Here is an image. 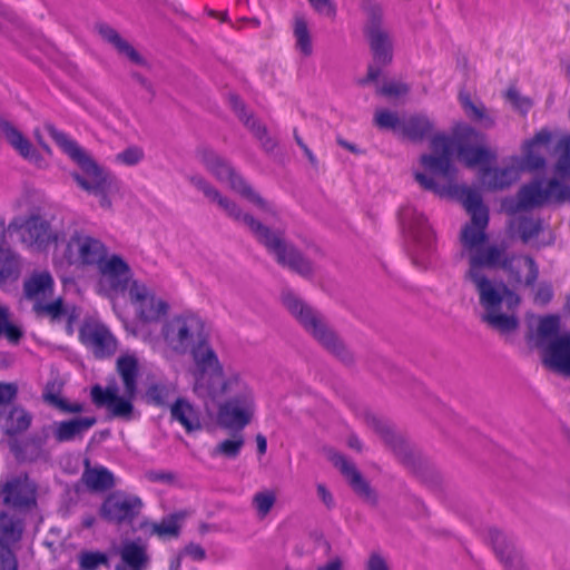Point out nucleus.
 <instances>
[{"label": "nucleus", "instance_id": "16", "mask_svg": "<svg viewBox=\"0 0 570 570\" xmlns=\"http://www.w3.org/2000/svg\"><path fill=\"white\" fill-rule=\"evenodd\" d=\"M141 507L142 502L137 495L116 491L102 502L100 515L117 524L129 523L139 514Z\"/></svg>", "mask_w": 570, "mask_h": 570}, {"label": "nucleus", "instance_id": "12", "mask_svg": "<svg viewBox=\"0 0 570 570\" xmlns=\"http://www.w3.org/2000/svg\"><path fill=\"white\" fill-rule=\"evenodd\" d=\"M567 199H570V187L557 179H550L523 186L519 190L517 199H505L502 207L505 212L515 214L546 203Z\"/></svg>", "mask_w": 570, "mask_h": 570}, {"label": "nucleus", "instance_id": "57", "mask_svg": "<svg viewBox=\"0 0 570 570\" xmlns=\"http://www.w3.org/2000/svg\"><path fill=\"white\" fill-rule=\"evenodd\" d=\"M552 296V291L549 285H541L534 296V301L540 304H546L550 301Z\"/></svg>", "mask_w": 570, "mask_h": 570}, {"label": "nucleus", "instance_id": "28", "mask_svg": "<svg viewBox=\"0 0 570 570\" xmlns=\"http://www.w3.org/2000/svg\"><path fill=\"white\" fill-rule=\"evenodd\" d=\"M295 49L304 57L313 53L312 26L303 16H296L293 21Z\"/></svg>", "mask_w": 570, "mask_h": 570}, {"label": "nucleus", "instance_id": "25", "mask_svg": "<svg viewBox=\"0 0 570 570\" xmlns=\"http://www.w3.org/2000/svg\"><path fill=\"white\" fill-rule=\"evenodd\" d=\"M490 539L498 558L504 563L507 570L521 569V556L517 551L514 543L504 533L499 530H491Z\"/></svg>", "mask_w": 570, "mask_h": 570}, {"label": "nucleus", "instance_id": "54", "mask_svg": "<svg viewBox=\"0 0 570 570\" xmlns=\"http://www.w3.org/2000/svg\"><path fill=\"white\" fill-rule=\"evenodd\" d=\"M17 386L12 383H0V405L10 403L17 395Z\"/></svg>", "mask_w": 570, "mask_h": 570}, {"label": "nucleus", "instance_id": "31", "mask_svg": "<svg viewBox=\"0 0 570 570\" xmlns=\"http://www.w3.org/2000/svg\"><path fill=\"white\" fill-rule=\"evenodd\" d=\"M81 479L86 487L94 491H105L114 485V475L104 466L87 465Z\"/></svg>", "mask_w": 570, "mask_h": 570}, {"label": "nucleus", "instance_id": "58", "mask_svg": "<svg viewBox=\"0 0 570 570\" xmlns=\"http://www.w3.org/2000/svg\"><path fill=\"white\" fill-rule=\"evenodd\" d=\"M185 553L194 560H203L205 558L204 549L198 544H189L185 548Z\"/></svg>", "mask_w": 570, "mask_h": 570}, {"label": "nucleus", "instance_id": "55", "mask_svg": "<svg viewBox=\"0 0 570 570\" xmlns=\"http://www.w3.org/2000/svg\"><path fill=\"white\" fill-rule=\"evenodd\" d=\"M368 424L375 430L377 431L380 434H382V436L386 440V441H390L389 440V436H390V428L389 425L381 421L380 419L377 417H371L370 421H368Z\"/></svg>", "mask_w": 570, "mask_h": 570}, {"label": "nucleus", "instance_id": "62", "mask_svg": "<svg viewBox=\"0 0 570 570\" xmlns=\"http://www.w3.org/2000/svg\"><path fill=\"white\" fill-rule=\"evenodd\" d=\"M348 445L350 448L355 449L357 451L362 449L360 440L354 435H351L348 438Z\"/></svg>", "mask_w": 570, "mask_h": 570}, {"label": "nucleus", "instance_id": "24", "mask_svg": "<svg viewBox=\"0 0 570 570\" xmlns=\"http://www.w3.org/2000/svg\"><path fill=\"white\" fill-rule=\"evenodd\" d=\"M120 562L116 566V570H146L149 564V557L145 546L126 541L118 549Z\"/></svg>", "mask_w": 570, "mask_h": 570}, {"label": "nucleus", "instance_id": "59", "mask_svg": "<svg viewBox=\"0 0 570 570\" xmlns=\"http://www.w3.org/2000/svg\"><path fill=\"white\" fill-rule=\"evenodd\" d=\"M317 495L326 507L333 505V497L324 484H317Z\"/></svg>", "mask_w": 570, "mask_h": 570}, {"label": "nucleus", "instance_id": "44", "mask_svg": "<svg viewBox=\"0 0 570 570\" xmlns=\"http://www.w3.org/2000/svg\"><path fill=\"white\" fill-rule=\"evenodd\" d=\"M145 153L141 147L129 146L116 154L115 161L119 165L132 167L142 161Z\"/></svg>", "mask_w": 570, "mask_h": 570}, {"label": "nucleus", "instance_id": "26", "mask_svg": "<svg viewBox=\"0 0 570 570\" xmlns=\"http://www.w3.org/2000/svg\"><path fill=\"white\" fill-rule=\"evenodd\" d=\"M95 423L96 419L92 416L76 417L68 421L55 422L51 425V430L56 441L68 442L77 436H81Z\"/></svg>", "mask_w": 570, "mask_h": 570}, {"label": "nucleus", "instance_id": "46", "mask_svg": "<svg viewBox=\"0 0 570 570\" xmlns=\"http://www.w3.org/2000/svg\"><path fill=\"white\" fill-rule=\"evenodd\" d=\"M244 122L261 141L264 149L272 150L275 147L276 142L267 135L266 128L258 120L247 117Z\"/></svg>", "mask_w": 570, "mask_h": 570}, {"label": "nucleus", "instance_id": "1", "mask_svg": "<svg viewBox=\"0 0 570 570\" xmlns=\"http://www.w3.org/2000/svg\"><path fill=\"white\" fill-rule=\"evenodd\" d=\"M414 174L415 181L421 188L440 197L462 202L471 216V222L460 234L461 256L469 263L464 277L473 285L479 296L481 320L502 336L513 334L519 328L517 308L521 299L503 282L488 275V269L497 268L503 258L500 247L487 245L488 208L481 204L478 194L454 185L453 168L446 154L441 157H422Z\"/></svg>", "mask_w": 570, "mask_h": 570}, {"label": "nucleus", "instance_id": "13", "mask_svg": "<svg viewBox=\"0 0 570 570\" xmlns=\"http://www.w3.org/2000/svg\"><path fill=\"white\" fill-rule=\"evenodd\" d=\"M106 256L105 245L83 232H76L65 245H57L53 262L57 266L98 265Z\"/></svg>", "mask_w": 570, "mask_h": 570}, {"label": "nucleus", "instance_id": "5", "mask_svg": "<svg viewBox=\"0 0 570 570\" xmlns=\"http://www.w3.org/2000/svg\"><path fill=\"white\" fill-rule=\"evenodd\" d=\"M46 129L63 153L79 166L81 173L72 174V178L78 186L97 197L100 207L110 209L112 197L120 189L118 179L111 173L100 167L83 148L65 132L58 130L52 125H47Z\"/></svg>", "mask_w": 570, "mask_h": 570}, {"label": "nucleus", "instance_id": "45", "mask_svg": "<svg viewBox=\"0 0 570 570\" xmlns=\"http://www.w3.org/2000/svg\"><path fill=\"white\" fill-rule=\"evenodd\" d=\"M41 196L37 190L27 189L16 199L14 206L21 212L33 213L39 208Z\"/></svg>", "mask_w": 570, "mask_h": 570}, {"label": "nucleus", "instance_id": "34", "mask_svg": "<svg viewBox=\"0 0 570 570\" xmlns=\"http://www.w3.org/2000/svg\"><path fill=\"white\" fill-rule=\"evenodd\" d=\"M32 415L20 406L11 409L3 424L4 432L9 435L22 433L29 429Z\"/></svg>", "mask_w": 570, "mask_h": 570}, {"label": "nucleus", "instance_id": "52", "mask_svg": "<svg viewBox=\"0 0 570 570\" xmlns=\"http://www.w3.org/2000/svg\"><path fill=\"white\" fill-rule=\"evenodd\" d=\"M0 570H18V561L10 548L0 547Z\"/></svg>", "mask_w": 570, "mask_h": 570}, {"label": "nucleus", "instance_id": "38", "mask_svg": "<svg viewBox=\"0 0 570 570\" xmlns=\"http://www.w3.org/2000/svg\"><path fill=\"white\" fill-rule=\"evenodd\" d=\"M277 494L275 490L263 489L257 491L252 499V507L259 519H264L276 503Z\"/></svg>", "mask_w": 570, "mask_h": 570}, {"label": "nucleus", "instance_id": "41", "mask_svg": "<svg viewBox=\"0 0 570 570\" xmlns=\"http://www.w3.org/2000/svg\"><path fill=\"white\" fill-rule=\"evenodd\" d=\"M374 121L377 127L382 129H391L399 135L403 125V118H399L395 112L385 109L377 110L375 112Z\"/></svg>", "mask_w": 570, "mask_h": 570}, {"label": "nucleus", "instance_id": "8", "mask_svg": "<svg viewBox=\"0 0 570 570\" xmlns=\"http://www.w3.org/2000/svg\"><path fill=\"white\" fill-rule=\"evenodd\" d=\"M128 295L136 315L134 335L148 345L158 346L156 333L158 324L169 312L168 302L137 281L130 283Z\"/></svg>", "mask_w": 570, "mask_h": 570}, {"label": "nucleus", "instance_id": "49", "mask_svg": "<svg viewBox=\"0 0 570 570\" xmlns=\"http://www.w3.org/2000/svg\"><path fill=\"white\" fill-rule=\"evenodd\" d=\"M541 229H542L541 222L530 219V218L521 219L518 225V232L520 233V235L524 242H528L531 238H533L535 235L539 234V232Z\"/></svg>", "mask_w": 570, "mask_h": 570}, {"label": "nucleus", "instance_id": "15", "mask_svg": "<svg viewBox=\"0 0 570 570\" xmlns=\"http://www.w3.org/2000/svg\"><path fill=\"white\" fill-rule=\"evenodd\" d=\"M399 217L406 237L412 240L417 252L432 248L434 234L423 213L412 205H406L401 208Z\"/></svg>", "mask_w": 570, "mask_h": 570}, {"label": "nucleus", "instance_id": "33", "mask_svg": "<svg viewBox=\"0 0 570 570\" xmlns=\"http://www.w3.org/2000/svg\"><path fill=\"white\" fill-rule=\"evenodd\" d=\"M460 102L465 115L481 126L489 128L494 125V117L481 102L473 101L468 95H460Z\"/></svg>", "mask_w": 570, "mask_h": 570}, {"label": "nucleus", "instance_id": "32", "mask_svg": "<svg viewBox=\"0 0 570 570\" xmlns=\"http://www.w3.org/2000/svg\"><path fill=\"white\" fill-rule=\"evenodd\" d=\"M118 372L124 381L127 393L135 394L138 360L134 354H122L117 362Z\"/></svg>", "mask_w": 570, "mask_h": 570}, {"label": "nucleus", "instance_id": "63", "mask_svg": "<svg viewBox=\"0 0 570 570\" xmlns=\"http://www.w3.org/2000/svg\"><path fill=\"white\" fill-rule=\"evenodd\" d=\"M337 142H338L342 147H344V148H346V149L351 150L352 153H355V151H356V148H355V146H354V145H352V144H350V142H347V141H345V140L341 139V138H340V139H337Z\"/></svg>", "mask_w": 570, "mask_h": 570}, {"label": "nucleus", "instance_id": "14", "mask_svg": "<svg viewBox=\"0 0 570 570\" xmlns=\"http://www.w3.org/2000/svg\"><path fill=\"white\" fill-rule=\"evenodd\" d=\"M99 266V281L97 292L109 298H114L130 286L131 272L128 264L118 255L104 257Z\"/></svg>", "mask_w": 570, "mask_h": 570}, {"label": "nucleus", "instance_id": "18", "mask_svg": "<svg viewBox=\"0 0 570 570\" xmlns=\"http://www.w3.org/2000/svg\"><path fill=\"white\" fill-rule=\"evenodd\" d=\"M81 342L87 345L97 357L111 355L116 351V340L109 330L95 321L86 322L79 333Z\"/></svg>", "mask_w": 570, "mask_h": 570}, {"label": "nucleus", "instance_id": "35", "mask_svg": "<svg viewBox=\"0 0 570 570\" xmlns=\"http://www.w3.org/2000/svg\"><path fill=\"white\" fill-rule=\"evenodd\" d=\"M185 518V512H177L165 517L160 522H154L151 524V532L163 539L177 538Z\"/></svg>", "mask_w": 570, "mask_h": 570}, {"label": "nucleus", "instance_id": "37", "mask_svg": "<svg viewBox=\"0 0 570 570\" xmlns=\"http://www.w3.org/2000/svg\"><path fill=\"white\" fill-rule=\"evenodd\" d=\"M244 443V436L242 434H236L232 439H226L213 448L209 452L210 456L235 459L239 455Z\"/></svg>", "mask_w": 570, "mask_h": 570}, {"label": "nucleus", "instance_id": "53", "mask_svg": "<svg viewBox=\"0 0 570 570\" xmlns=\"http://www.w3.org/2000/svg\"><path fill=\"white\" fill-rule=\"evenodd\" d=\"M381 92L389 97H403L409 92V87L402 82H389L384 85L381 89Z\"/></svg>", "mask_w": 570, "mask_h": 570}, {"label": "nucleus", "instance_id": "48", "mask_svg": "<svg viewBox=\"0 0 570 570\" xmlns=\"http://www.w3.org/2000/svg\"><path fill=\"white\" fill-rule=\"evenodd\" d=\"M505 99L511 104V106L522 112L525 114L532 107V101L530 98L522 96L515 88H509L505 92Z\"/></svg>", "mask_w": 570, "mask_h": 570}, {"label": "nucleus", "instance_id": "56", "mask_svg": "<svg viewBox=\"0 0 570 570\" xmlns=\"http://www.w3.org/2000/svg\"><path fill=\"white\" fill-rule=\"evenodd\" d=\"M46 399L50 401L51 403L56 404L60 409L70 412V413H78L82 411V405L80 404H73V405H66L62 401H60L57 396L53 395H46Z\"/></svg>", "mask_w": 570, "mask_h": 570}, {"label": "nucleus", "instance_id": "11", "mask_svg": "<svg viewBox=\"0 0 570 570\" xmlns=\"http://www.w3.org/2000/svg\"><path fill=\"white\" fill-rule=\"evenodd\" d=\"M53 286L55 282L49 272H35L24 282L23 292L26 297L35 303L33 309L38 315L49 317L51 321L68 317L69 324H71L79 316V312L75 306L66 305L60 297L48 302Z\"/></svg>", "mask_w": 570, "mask_h": 570}, {"label": "nucleus", "instance_id": "17", "mask_svg": "<svg viewBox=\"0 0 570 570\" xmlns=\"http://www.w3.org/2000/svg\"><path fill=\"white\" fill-rule=\"evenodd\" d=\"M20 239L32 250H45L52 242L59 245L58 235L51 230L49 223L35 214L20 226Z\"/></svg>", "mask_w": 570, "mask_h": 570}, {"label": "nucleus", "instance_id": "43", "mask_svg": "<svg viewBox=\"0 0 570 570\" xmlns=\"http://www.w3.org/2000/svg\"><path fill=\"white\" fill-rule=\"evenodd\" d=\"M0 336H6L10 342L17 343L22 336L21 331L10 323L8 307L0 304Z\"/></svg>", "mask_w": 570, "mask_h": 570}, {"label": "nucleus", "instance_id": "6", "mask_svg": "<svg viewBox=\"0 0 570 570\" xmlns=\"http://www.w3.org/2000/svg\"><path fill=\"white\" fill-rule=\"evenodd\" d=\"M195 158L215 179L227 184L232 190L252 203L263 224L271 229L279 228L276 226L279 213L275 205L256 193L225 157L212 147L202 145L196 148Z\"/></svg>", "mask_w": 570, "mask_h": 570}, {"label": "nucleus", "instance_id": "47", "mask_svg": "<svg viewBox=\"0 0 570 570\" xmlns=\"http://www.w3.org/2000/svg\"><path fill=\"white\" fill-rule=\"evenodd\" d=\"M560 153L556 170L561 175H570V136L564 137L558 144Z\"/></svg>", "mask_w": 570, "mask_h": 570}, {"label": "nucleus", "instance_id": "36", "mask_svg": "<svg viewBox=\"0 0 570 570\" xmlns=\"http://www.w3.org/2000/svg\"><path fill=\"white\" fill-rule=\"evenodd\" d=\"M22 525L19 520L8 513H0V547L10 546L20 539Z\"/></svg>", "mask_w": 570, "mask_h": 570}, {"label": "nucleus", "instance_id": "23", "mask_svg": "<svg viewBox=\"0 0 570 570\" xmlns=\"http://www.w3.org/2000/svg\"><path fill=\"white\" fill-rule=\"evenodd\" d=\"M332 461L336 468L341 470L353 491L361 497L364 501L374 504L376 502V494L357 469L348 462L343 455L334 454Z\"/></svg>", "mask_w": 570, "mask_h": 570}, {"label": "nucleus", "instance_id": "61", "mask_svg": "<svg viewBox=\"0 0 570 570\" xmlns=\"http://www.w3.org/2000/svg\"><path fill=\"white\" fill-rule=\"evenodd\" d=\"M256 443H257V450L261 454H264L267 450V441L265 439V436H263L262 434H258L256 436Z\"/></svg>", "mask_w": 570, "mask_h": 570}, {"label": "nucleus", "instance_id": "4", "mask_svg": "<svg viewBox=\"0 0 570 570\" xmlns=\"http://www.w3.org/2000/svg\"><path fill=\"white\" fill-rule=\"evenodd\" d=\"M187 179L191 186L204 194L208 202L216 204L226 216L246 227L281 265L303 276L313 272L312 264L285 240L282 229H271L252 214L244 213L235 202L222 195L204 176L190 175Z\"/></svg>", "mask_w": 570, "mask_h": 570}, {"label": "nucleus", "instance_id": "51", "mask_svg": "<svg viewBox=\"0 0 570 570\" xmlns=\"http://www.w3.org/2000/svg\"><path fill=\"white\" fill-rule=\"evenodd\" d=\"M308 2L323 17L333 19L336 14V6L332 0H308Z\"/></svg>", "mask_w": 570, "mask_h": 570}, {"label": "nucleus", "instance_id": "19", "mask_svg": "<svg viewBox=\"0 0 570 570\" xmlns=\"http://www.w3.org/2000/svg\"><path fill=\"white\" fill-rule=\"evenodd\" d=\"M0 494L6 504L14 508H30L36 504V484L27 475L7 481L1 487Z\"/></svg>", "mask_w": 570, "mask_h": 570}, {"label": "nucleus", "instance_id": "30", "mask_svg": "<svg viewBox=\"0 0 570 570\" xmlns=\"http://www.w3.org/2000/svg\"><path fill=\"white\" fill-rule=\"evenodd\" d=\"M433 128L431 120L424 115H414L403 118L400 135L412 140L423 139Z\"/></svg>", "mask_w": 570, "mask_h": 570}, {"label": "nucleus", "instance_id": "3", "mask_svg": "<svg viewBox=\"0 0 570 570\" xmlns=\"http://www.w3.org/2000/svg\"><path fill=\"white\" fill-rule=\"evenodd\" d=\"M483 140V136L466 124H458L453 129V139L445 135H435L430 142V151L424 153L420 156L417 161L412 167V174L415 178V169L420 166L422 157L431 155L434 157H441L446 154L449 163L453 168V183L455 186L469 191H473L480 195L478 191L456 184V169L452 164V151L454 146L458 150V157L468 167H479L478 179L480 185L489 190H498L509 187L511 184L517 181L521 174V160L518 158H511L503 167H492L491 164L494 160V154L485 147L479 146ZM481 204L482 199L481 196Z\"/></svg>", "mask_w": 570, "mask_h": 570}, {"label": "nucleus", "instance_id": "60", "mask_svg": "<svg viewBox=\"0 0 570 570\" xmlns=\"http://www.w3.org/2000/svg\"><path fill=\"white\" fill-rule=\"evenodd\" d=\"M316 570H343V561L340 558H334L320 566Z\"/></svg>", "mask_w": 570, "mask_h": 570}, {"label": "nucleus", "instance_id": "64", "mask_svg": "<svg viewBox=\"0 0 570 570\" xmlns=\"http://www.w3.org/2000/svg\"><path fill=\"white\" fill-rule=\"evenodd\" d=\"M95 518L92 515L86 517L82 520V525L85 528H91L95 524Z\"/></svg>", "mask_w": 570, "mask_h": 570}, {"label": "nucleus", "instance_id": "20", "mask_svg": "<svg viewBox=\"0 0 570 570\" xmlns=\"http://www.w3.org/2000/svg\"><path fill=\"white\" fill-rule=\"evenodd\" d=\"M502 249L503 258L497 268H502L510 281L515 284L532 285L538 277V267L529 256L509 257L504 246L495 245Z\"/></svg>", "mask_w": 570, "mask_h": 570}, {"label": "nucleus", "instance_id": "42", "mask_svg": "<svg viewBox=\"0 0 570 570\" xmlns=\"http://www.w3.org/2000/svg\"><path fill=\"white\" fill-rule=\"evenodd\" d=\"M78 559L80 570H97L100 566H108V557L99 551H83Z\"/></svg>", "mask_w": 570, "mask_h": 570}, {"label": "nucleus", "instance_id": "7", "mask_svg": "<svg viewBox=\"0 0 570 570\" xmlns=\"http://www.w3.org/2000/svg\"><path fill=\"white\" fill-rule=\"evenodd\" d=\"M528 341L542 351V361L549 368L570 374V336L559 335L557 316L531 320Z\"/></svg>", "mask_w": 570, "mask_h": 570}, {"label": "nucleus", "instance_id": "10", "mask_svg": "<svg viewBox=\"0 0 570 570\" xmlns=\"http://www.w3.org/2000/svg\"><path fill=\"white\" fill-rule=\"evenodd\" d=\"M366 17L364 33L373 53L374 63L368 67L363 83L376 80L381 73V66H385L393 58V39L390 30L383 23V8L374 1H366L363 6Z\"/></svg>", "mask_w": 570, "mask_h": 570}, {"label": "nucleus", "instance_id": "22", "mask_svg": "<svg viewBox=\"0 0 570 570\" xmlns=\"http://www.w3.org/2000/svg\"><path fill=\"white\" fill-rule=\"evenodd\" d=\"M551 141V132L548 129H541L535 136L527 140L522 146V157H517L521 160V170L539 169L546 164L544 155L549 150Z\"/></svg>", "mask_w": 570, "mask_h": 570}, {"label": "nucleus", "instance_id": "50", "mask_svg": "<svg viewBox=\"0 0 570 570\" xmlns=\"http://www.w3.org/2000/svg\"><path fill=\"white\" fill-rule=\"evenodd\" d=\"M364 570H392L389 559L381 552H372L364 566Z\"/></svg>", "mask_w": 570, "mask_h": 570}, {"label": "nucleus", "instance_id": "40", "mask_svg": "<svg viewBox=\"0 0 570 570\" xmlns=\"http://www.w3.org/2000/svg\"><path fill=\"white\" fill-rule=\"evenodd\" d=\"M18 259L9 248L0 247V282L17 276Z\"/></svg>", "mask_w": 570, "mask_h": 570}, {"label": "nucleus", "instance_id": "2", "mask_svg": "<svg viewBox=\"0 0 570 570\" xmlns=\"http://www.w3.org/2000/svg\"><path fill=\"white\" fill-rule=\"evenodd\" d=\"M159 345H149L165 357L190 353L195 370L193 392L207 412L216 409L217 423L243 430L256 413V395L245 373L223 367L209 343L205 321L195 313H183L166 321L156 333Z\"/></svg>", "mask_w": 570, "mask_h": 570}, {"label": "nucleus", "instance_id": "27", "mask_svg": "<svg viewBox=\"0 0 570 570\" xmlns=\"http://www.w3.org/2000/svg\"><path fill=\"white\" fill-rule=\"evenodd\" d=\"M171 417L179 422L186 432L200 430V411L189 400L179 397L170 407Z\"/></svg>", "mask_w": 570, "mask_h": 570}, {"label": "nucleus", "instance_id": "9", "mask_svg": "<svg viewBox=\"0 0 570 570\" xmlns=\"http://www.w3.org/2000/svg\"><path fill=\"white\" fill-rule=\"evenodd\" d=\"M283 303L301 325L327 351L343 361L350 360L343 342L326 324L324 317L306 305L295 293H283Z\"/></svg>", "mask_w": 570, "mask_h": 570}, {"label": "nucleus", "instance_id": "39", "mask_svg": "<svg viewBox=\"0 0 570 570\" xmlns=\"http://www.w3.org/2000/svg\"><path fill=\"white\" fill-rule=\"evenodd\" d=\"M176 386L173 383L160 382L153 384L146 393L148 402L155 405L166 404L175 394Z\"/></svg>", "mask_w": 570, "mask_h": 570}, {"label": "nucleus", "instance_id": "29", "mask_svg": "<svg viewBox=\"0 0 570 570\" xmlns=\"http://www.w3.org/2000/svg\"><path fill=\"white\" fill-rule=\"evenodd\" d=\"M98 31L101 38L111 43L120 55L127 57L134 63H142L139 53L115 29L104 24L99 26Z\"/></svg>", "mask_w": 570, "mask_h": 570}, {"label": "nucleus", "instance_id": "21", "mask_svg": "<svg viewBox=\"0 0 570 570\" xmlns=\"http://www.w3.org/2000/svg\"><path fill=\"white\" fill-rule=\"evenodd\" d=\"M135 394H118L116 386H108L105 390L96 385L91 390L92 401L98 406H105L114 416L128 419L132 412V397Z\"/></svg>", "mask_w": 570, "mask_h": 570}]
</instances>
